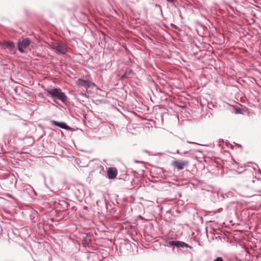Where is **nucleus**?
I'll return each instance as SVG.
<instances>
[{
	"label": "nucleus",
	"mask_w": 261,
	"mask_h": 261,
	"mask_svg": "<svg viewBox=\"0 0 261 261\" xmlns=\"http://www.w3.org/2000/svg\"><path fill=\"white\" fill-rule=\"evenodd\" d=\"M31 43V40L29 38L19 39L16 43V47L15 43L9 40L0 41V47L1 49H24L28 47Z\"/></svg>",
	"instance_id": "obj_1"
},
{
	"label": "nucleus",
	"mask_w": 261,
	"mask_h": 261,
	"mask_svg": "<svg viewBox=\"0 0 261 261\" xmlns=\"http://www.w3.org/2000/svg\"><path fill=\"white\" fill-rule=\"evenodd\" d=\"M48 93L53 98L59 99L63 102L67 100V96L60 88H54L48 90Z\"/></svg>",
	"instance_id": "obj_2"
},
{
	"label": "nucleus",
	"mask_w": 261,
	"mask_h": 261,
	"mask_svg": "<svg viewBox=\"0 0 261 261\" xmlns=\"http://www.w3.org/2000/svg\"><path fill=\"white\" fill-rule=\"evenodd\" d=\"M169 245L172 247L177 248H187L192 249V247L188 244L179 241H171L169 242Z\"/></svg>",
	"instance_id": "obj_3"
},
{
	"label": "nucleus",
	"mask_w": 261,
	"mask_h": 261,
	"mask_svg": "<svg viewBox=\"0 0 261 261\" xmlns=\"http://www.w3.org/2000/svg\"><path fill=\"white\" fill-rule=\"evenodd\" d=\"M44 46L46 47H49V49H66L64 47L62 43L58 41L54 40L51 42L45 43Z\"/></svg>",
	"instance_id": "obj_4"
},
{
	"label": "nucleus",
	"mask_w": 261,
	"mask_h": 261,
	"mask_svg": "<svg viewBox=\"0 0 261 261\" xmlns=\"http://www.w3.org/2000/svg\"><path fill=\"white\" fill-rule=\"evenodd\" d=\"M189 164V162L186 160L183 161H174L172 163L173 167L177 168L178 170L183 169L185 166Z\"/></svg>",
	"instance_id": "obj_5"
},
{
	"label": "nucleus",
	"mask_w": 261,
	"mask_h": 261,
	"mask_svg": "<svg viewBox=\"0 0 261 261\" xmlns=\"http://www.w3.org/2000/svg\"><path fill=\"white\" fill-rule=\"evenodd\" d=\"M77 84L79 86L83 87L86 88L93 87L95 86V84L91 81L81 79L77 81Z\"/></svg>",
	"instance_id": "obj_6"
},
{
	"label": "nucleus",
	"mask_w": 261,
	"mask_h": 261,
	"mask_svg": "<svg viewBox=\"0 0 261 261\" xmlns=\"http://www.w3.org/2000/svg\"><path fill=\"white\" fill-rule=\"evenodd\" d=\"M51 123L55 126H57L62 129H64L68 130H72V128L68 126L66 123L64 122L57 121L56 120H51Z\"/></svg>",
	"instance_id": "obj_7"
},
{
	"label": "nucleus",
	"mask_w": 261,
	"mask_h": 261,
	"mask_svg": "<svg viewBox=\"0 0 261 261\" xmlns=\"http://www.w3.org/2000/svg\"><path fill=\"white\" fill-rule=\"evenodd\" d=\"M117 174V171L115 168L109 167L107 170V175L110 179L114 178Z\"/></svg>",
	"instance_id": "obj_8"
},
{
	"label": "nucleus",
	"mask_w": 261,
	"mask_h": 261,
	"mask_svg": "<svg viewBox=\"0 0 261 261\" xmlns=\"http://www.w3.org/2000/svg\"><path fill=\"white\" fill-rule=\"evenodd\" d=\"M253 182H255V185L258 186L257 188L254 187V190L257 192H260L261 191V179H257L255 181L253 180Z\"/></svg>",
	"instance_id": "obj_9"
},
{
	"label": "nucleus",
	"mask_w": 261,
	"mask_h": 261,
	"mask_svg": "<svg viewBox=\"0 0 261 261\" xmlns=\"http://www.w3.org/2000/svg\"><path fill=\"white\" fill-rule=\"evenodd\" d=\"M58 54H65L68 50H55Z\"/></svg>",
	"instance_id": "obj_10"
},
{
	"label": "nucleus",
	"mask_w": 261,
	"mask_h": 261,
	"mask_svg": "<svg viewBox=\"0 0 261 261\" xmlns=\"http://www.w3.org/2000/svg\"><path fill=\"white\" fill-rule=\"evenodd\" d=\"M154 6H155V7L159 8V9H160V12H161V13L162 14V9L161 6L160 4H155L154 5Z\"/></svg>",
	"instance_id": "obj_11"
},
{
	"label": "nucleus",
	"mask_w": 261,
	"mask_h": 261,
	"mask_svg": "<svg viewBox=\"0 0 261 261\" xmlns=\"http://www.w3.org/2000/svg\"><path fill=\"white\" fill-rule=\"evenodd\" d=\"M214 261H223V259L221 257H218L215 259Z\"/></svg>",
	"instance_id": "obj_12"
},
{
	"label": "nucleus",
	"mask_w": 261,
	"mask_h": 261,
	"mask_svg": "<svg viewBox=\"0 0 261 261\" xmlns=\"http://www.w3.org/2000/svg\"><path fill=\"white\" fill-rule=\"evenodd\" d=\"M43 179L44 180V183H45V185L46 187H48V186L47 185V184L46 183V177H45V176L44 174H43Z\"/></svg>",
	"instance_id": "obj_13"
},
{
	"label": "nucleus",
	"mask_w": 261,
	"mask_h": 261,
	"mask_svg": "<svg viewBox=\"0 0 261 261\" xmlns=\"http://www.w3.org/2000/svg\"><path fill=\"white\" fill-rule=\"evenodd\" d=\"M168 3H174V2L176 1V0H166Z\"/></svg>",
	"instance_id": "obj_14"
},
{
	"label": "nucleus",
	"mask_w": 261,
	"mask_h": 261,
	"mask_svg": "<svg viewBox=\"0 0 261 261\" xmlns=\"http://www.w3.org/2000/svg\"><path fill=\"white\" fill-rule=\"evenodd\" d=\"M21 53H27V51H25L26 50H18Z\"/></svg>",
	"instance_id": "obj_15"
},
{
	"label": "nucleus",
	"mask_w": 261,
	"mask_h": 261,
	"mask_svg": "<svg viewBox=\"0 0 261 261\" xmlns=\"http://www.w3.org/2000/svg\"><path fill=\"white\" fill-rule=\"evenodd\" d=\"M171 26H172V27H173V28H176V25H175V24H173V23H171Z\"/></svg>",
	"instance_id": "obj_16"
},
{
	"label": "nucleus",
	"mask_w": 261,
	"mask_h": 261,
	"mask_svg": "<svg viewBox=\"0 0 261 261\" xmlns=\"http://www.w3.org/2000/svg\"><path fill=\"white\" fill-rule=\"evenodd\" d=\"M173 53H174V54H177L178 52L177 51H171V54H172Z\"/></svg>",
	"instance_id": "obj_17"
},
{
	"label": "nucleus",
	"mask_w": 261,
	"mask_h": 261,
	"mask_svg": "<svg viewBox=\"0 0 261 261\" xmlns=\"http://www.w3.org/2000/svg\"><path fill=\"white\" fill-rule=\"evenodd\" d=\"M187 143H189V144H196L195 142H190V141H187Z\"/></svg>",
	"instance_id": "obj_18"
},
{
	"label": "nucleus",
	"mask_w": 261,
	"mask_h": 261,
	"mask_svg": "<svg viewBox=\"0 0 261 261\" xmlns=\"http://www.w3.org/2000/svg\"><path fill=\"white\" fill-rule=\"evenodd\" d=\"M49 178H50V182H53V178L51 177H49Z\"/></svg>",
	"instance_id": "obj_19"
},
{
	"label": "nucleus",
	"mask_w": 261,
	"mask_h": 261,
	"mask_svg": "<svg viewBox=\"0 0 261 261\" xmlns=\"http://www.w3.org/2000/svg\"><path fill=\"white\" fill-rule=\"evenodd\" d=\"M206 50H204V49H203V50H199V52H200V53H202V52H203V51H206Z\"/></svg>",
	"instance_id": "obj_20"
},
{
	"label": "nucleus",
	"mask_w": 261,
	"mask_h": 261,
	"mask_svg": "<svg viewBox=\"0 0 261 261\" xmlns=\"http://www.w3.org/2000/svg\"><path fill=\"white\" fill-rule=\"evenodd\" d=\"M34 192L35 193V194L36 195H37V193H36V192L34 190Z\"/></svg>",
	"instance_id": "obj_21"
},
{
	"label": "nucleus",
	"mask_w": 261,
	"mask_h": 261,
	"mask_svg": "<svg viewBox=\"0 0 261 261\" xmlns=\"http://www.w3.org/2000/svg\"><path fill=\"white\" fill-rule=\"evenodd\" d=\"M153 49H158V48H156V47H154Z\"/></svg>",
	"instance_id": "obj_22"
},
{
	"label": "nucleus",
	"mask_w": 261,
	"mask_h": 261,
	"mask_svg": "<svg viewBox=\"0 0 261 261\" xmlns=\"http://www.w3.org/2000/svg\"><path fill=\"white\" fill-rule=\"evenodd\" d=\"M238 146L241 147V145H238Z\"/></svg>",
	"instance_id": "obj_23"
}]
</instances>
